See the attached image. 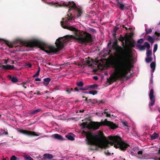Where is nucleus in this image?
<instances>
[{"mask_svg": "<svg viewBox=\"0 0 160 160\" xmlns=\"http://www.w3.org/2000/svg\"><path fill=\"white\" fill-rule=\"evenodd\" d=\"M146 40L150 43L152 44L154 42V39L149 35H148L146 37Z\"/></svg>", "mask_w": 160, "mask_h": 160, "instance_id": "obj_13", "label": "nucleus"}, {"mask_svg": "<svg viewBox=\"0 0 160 160\" xmlns=\"http://www.w3.org/2000/svg\"><path fill=\"white\" fill-rule=\"evenodd\" d=\"M43 156L48 159H52L53 158L52 155L51 154L49 153L44 154L43 155Z\"/></svg>", "mask_w": 160, "mask_h": 160, "instance_id": "obj_17", "label": "nucleus"}, {"mask_svg": "<svg viewBox=\"0 0 160 160\" xmlns=\"http://www.w3.org/2000/svg\"><path fill=\"white\" fill-rule=\"evenodd\" d=\"M154 34L158 37H159L160 36V33L159 31L158 32L156 31L155 32Z\"/></svg>", "mask_w": 160, "mask_h": 160, "instance_id": "obj_38", "label": "nucleus"}, {"mask_svg": "<svg viewBox=\"0 0 160 160\" xmlns=\"http://www.w3.org/2000/svg\"><path fill=\"white\" fill-rule=\"evenodd\" d=\"M145 31L146 34H148L152 32V30L151 28L146 29Z\"/></svg>", "mask_w": 160, "mask_h": 160, "instance_id": "obj_26", "label": "nucleus"}, {"mask_svg": "<svg viewBox=\"0 0 160 160\" xmlns=\"http://www.w3.org/2000/svg\"><path fill=\"white\" fill-rule=\"evenodd\" d=\"M112 35H113V36L114 38H115V39H116V32H113L112 33Z\"/></svg>", "mask_w": 160, "mask_h": 160, "instance_id": "obj_46", "label": "nucleus"}, {"mask_svg": "<svg viewBox=\"0 0 160 160\" xmlns=\"http://www.w3.org/2000/svg\"><path fill=\"white\" fill-rule=\"evenodd\" d=\"M35 81H41V79L39 78H36L35 80Z\"/></svg>", "mask_w": 160, "mask_h": 160, "instance_id": "obj_52", "label": "nucleus"}, {"mask_svg": "<svg viewBox=\"0 0 160 160\" xmlns=\"http://www.w3.org/2000/svg\"><path fill=\"white\" fill-rule=\"evenodd\" d=\"M18 131L22 133L29 136H39V135L36 133V132L34 131H31L27 130H24L23 129L19 130Z\"/></svg>", "mask_w": 160, "mask_h": 160, "instance_id": "obj_6", "label": "nucleus"}, {"mask_svg": "<svg viewBox=\"0 0 160 160\" xmlns=\"http://www.w3.org/2000/svg\"><path fill=\"white\" fill-rule=\"evenodd\" d=\"M84 89H85V91H86V90H90V88L89 87V86H86L84 88Z\"/></svg>", "mask_w": 160, "mask_h": 160, "instance_id": "obj_44", "label": "nucleus"}, {"mask_svg": "<svg viewBox=\"0 0 160 160\" xmlns=\"http://www.w3.org/2000/svg\"><path fill=\"white\" fill-rule=\"evenodd\" d=\"M4 135H8V132L5 131V130H3Z\"/></svg>", "mask_w": 160, "mask_h": 160, "instance_id": "obj_48", "label": "nucleus"}, {"mask_svg": "<svg viewBox=\"0 0 160 160\" xmlns=\"http://www.w3.org/2000/svg\"><path fill=\"white\" fill-rule=\"evenodd\" d=\"M81 126L83 128H85L86 127H87L88 125V122H83L81 124Z\"/></svg>", "mask_w": 160, "mask_h": 160, "instance_id": "obj_22", "label": "nucleus"}, {"mask_svg": "<svg viewBox=\"0 0 160 160\" xmlns=\"http://www.w3.org/2000/svg\"><path fill=\"white\" fill-rule=\"evenodd\" d=\"M98 86V85L96 84H94L89 86V87L90 88L94 89Z\"/></svg>", "mask_w": 160, "mask_h": 160, "instance_id": "obj_27", "label": "nucleus"}, {"mask_svg": "<svg viewBox=\"0 0 160 160\" xmlns=\"http://www.w3.org/2000/svg\"><path fill=\"white\" fill-rule=\"evenodd\" d=\"M8 77L10 79H11V80L12 79V76L10 75H8Z\"/></svg>", "mask_w": 160, "mask_h": 160, "instance_id": "obj_56", "label": "nucleus"}, {"mask_svg": "<svg viewBox=\"0 0 160 160\" xmlns=\"http://www.w3.org/2000/svg\"><path fill=\"white\" fill-rule=\"evenodd\" d=\"M51 137L58 140L63 141L64 140L61 135L58 134H52Z\"/></svg>", "mask_w": 160, "mask_h": 160, "instance_id": "obj_9", "label": "nucleus"}, {"mask_svg": "<svg viewBox=\"0 0 160 160\" xmlns=\"http://www.w3.org/2000/svg\"><path fill=\"white\" fill-rule=\"evenodd\" d=\"M24 84L25 83H23L22 86L25 88L26 89L27 88V87L25 86V85H24Z\"/></svg>", "mask_w": 160, "mask_h": 160, "instance_id": "obj_62", "label": "nucleus"}, {"mask_svg": "<svg viewBox=\"0 0 160 160\" xmlns=\"http://www.w3.org/2000/svg\"><path fill=\"white\" fill-rule=\"evenodd\" d=\"M145 48H147L148 49H149L150 48V44L147 42H145L144 45Z\"/></svg>", "mask_w": 160, "mask_h": 160, "instance_id": "obj_28", "label": "nucleus"}, {"mask_svg": "<svg viewBox=\"0 0 160 160\" xmlns=\"http://www.w3.org/2000/svg\"><path fill=\"white\" fill-rule=\"evenodd\" d=\"M138 154H142V151H139L138 152Z\"/></svg>", "mask_w": 160, "mask_h": 160, "instance_id": "obj_51", "label": "nucleus"}, {"mask_svg": "<svg viewBox=\"0 0 160 160\" xmlns=\"http://www.w3.org/2000/svg\"><path fill=\"white\" fill-rule=\"evenodd\" d=\"M103 102V101L102 100H101L98 103H102Z\"/></svg>", "mask_w": 160, "mask_h": 160, "instance_id": "obj_63", "label": "nucleus"}, {"mask_svg": "<svg viewBox=\"0 0 160 160\" xmlns=\"http://www.w3.org/2000/svg\"><path fill=\"white\" fill-rule=\"evenodd\" d=\"M7 44L10 48H12L13 47V45H12L11 44Z\"/></svg>", "mask_w": 160, "mask_h": 160, "instance_id": "obj_57", "label": "nucleus"}, {"mask_svg": "<svg viewBox=\"0 0 160 160\" xmlns=\"http://www.w3.org/2000/svg\"><path fill=\"white\" fill-rule=\"evenodd\" d=\"M106 114V117H107L110 118L111 117V115L110 113H108V112L105 113Z\"/></svg>", "mask_w": 160, "mask_h": 160, "instance_id": "obj_47", "label": "nucleus"}, {"mask_svg": "<svg viewBox=\"0 0 160 160\" xmlns=\"http://www.w3.org/2000/svg\"><path fill=\"white\" fill-rule=\"evenodd\" d=\"M124 38H125V40L126 42L125 44L127 46V41H128L129 42L130 41V40H129V38L128 36L127 35H126L125 36Z\"/></svg>", "mask_w": 160, "mask_h": 160, "instance_id": "obj_29", "label": "nucleus"}, {"mask_svg": "<svg viewBox=\"0 0 160 160\" xmlns=\"http://www.w3.org/2000/svg\"><path fill=\"white\" fill-rule=\"evenodd\" d=\"M41 110V108H38L36 110H31L30 112V114L31 115H34L40 112Z\"/></svg>", "mask_w": 160, "mask_h": 160, "instance_id": "obj_12", "label": "nucleus"}, {"mask_svg": "<svg viewBox=\"0 0 160 160\" xmlns=\"http://www.w3.org/2000/svg\"><path fill=\"white\" fill-rule=\"evenodd\" d=\"M137 47L140 48V49L141 50H144L145 49V48L144 45L138 44L137 45Z\"/></svg>", "mask_w": 160, "mask_h": 160, "instance_id": "obj_23", "label": "nucleus"}, {"mask_svg": "<svg viewBox=\"0 0 160 160\" xmlns=\"http://www.w3.org/2000/svg\"><path fill=\"white\" fill-rule=\"evenodd\" d=\"M102 125L107 126L109 127L112 129L117 128L118 126L113 122L108 121L107 119H105L104 121L100 122H93L90 125V127L94 130L98 129L99 127Z\"/></svg>", "mask_w": 160, "mask_h": 160, "instance_id": "obj_4", "label": "nucleus"}, {"mask_svg": "<svg viewBox=\"0 0 160 160\" xmlns=\"http://www.w3.org/2000/svg\"><path fill=\"white\" fill-rule=\"evenodd\" d=\"M51 80L49 78H44L43 80V83L44 86H47Z\"/></svg>", "mask_w": 160, "mask_h": 160, "instance_id": "obj_11", "label": "nucleus"}, {"mask_svg": "<svg viewBox=\"0 0 160 160\" xmlns=\"http://www.w3.org/2000/svg\"><path fill=\"white\" fill-rule=\"evenodd\" d=\"M126 46L127 47L128 46V48H134L135 46L134 43L131 41L129 42L128 44H127V46Z\"/></svg>", "mask_w": 160, "mask_h": 160, "instance_id": "obj_18", "label": "nucleus"}, {"mask_svg": "<svg viewBox=\"0 0 160 160\" xmlns=\"http://www.w3.org/2000/svg\"><path fill=\"white\" fill-rule=\"evenodd\" d=\"M88 31L89 32H92L93 33H96V30L92 28H89L88 29Z\"/></svg>", "mask_w": 160, "mask_h": 160, "instance_id": "obj_31", "label": "nucleus"}, {"mask_svg": "<svg viewBox=\"0 0 160 160\" xmlns=\"http://www.w3.org/2000/svg\"><path fill=\"white\" fill-rule=\"evenodd\" d=\"M3 130L2 129L0 130V136L4 135Z\"/></svg>", "mask_w": 160, "mask_h": 160, "instance_id": "obj_42", "label": "nucleus"}, {"mask_svg": "<svg viewBox=\"0 0 160 160\" xmlns=\"http://www.w3.org/2000/svg\"><path fill=\"white\" fill-rule=\"evenodd\" d=\"M149 96L151 101V102L149 104V106H152L155 102V97L154 96V91L153 89L150 90Z\"/></svg>", "mask_w": 160, "mask_h": 160, "instance_id": "obj_8", "label": "nucleus"}, {"mask_svg": "<svg viewBox=\"0 0 160 160\" xmlns=\"http://www.w3.org/2000/svg\"><path fill=\"white\" fill-rule=\"evenodd\" d=\"M105 153L106 154L108 155H110V153L108 152V151H106L105 152Z\"/></svg>", "mask_w": 160, "mask_h": 160, "instance_id": "obj_53", "label": "nucleus"}, {"mask_svg": "<svg viewBox=\"0 0 160 160\" xmlns=\"http://www.w3.org/2000/svg\"><path fill=\"white\" fill-rule=\"evenodd\" d=\"M118 40H119L120 41L122 42V45L123 46H124L125 45V43L124 42V41L125 40L124 37H123L121 35L120 36L119 38H118Z\"/></svg>", "mask_w": 160, "mask_h": 160, "instance_id": "obj_16", "label": "nucleus"}, {"mask_svg": "<svg viewBox=\"0 0 160 160\" xmlns=\"http://www.w3.org/2000/svg\"><path fill=\"white\" fill-rule=\"evenodd\" d=\"M70 92H73L74 89L72 88H71L70 89Z\"/></svg>", "mask_w": 160, "mask_h": 160, "instance_id": "obj_60", "label": "nucleus"}, {"mask_svg": "<svg viewBox=\"0 0 160 160\" xmlns=\"http://www.w3.org/2000/svg\"><path fill=\"white\" fill-rule=\"evenodd\" d=\"M91 62H92L90 60H87V64L88 65V66H92V64L91 63Z\"/></svg>", "mask_w": 160, "mask_h": 160, "instance_id": "obj_37", "label": "nucleus"}, {"mask_svg": "<svg viewBox=\"0 0 160 160\" xmlns=\"http://www.w3.org/2000/svg\"><path fill=\"white\" fill-rule=\"evenodd\" d=\"M76 84L78 87H82L84 85V83L82 81H79L77 82Z\"/></svg>", "mask_w": 160, "mask_h": 160, "instance_id": "obj_20", "label": "nucleus"}, {"mask_svg": "<svg viewBox=\"0 0 160 160\" xmlns=\"http://www.w3.org/2000/svg\"><path fill=\"white\" fill-rule=\"evenodd\" d=\"M119 29V28L118 27H115L113 28V32H116Z\"/></svg>", "mask_w": 160, "mask_h": 160, "instance_id": "obj_40", "label": "nucleus"}, {"mask_svg": "<svg viewBox=\"0 0 160 160\" xmlns=\"http://www.w3.org/2000/svg\"><path fill=\"white\" fill-rule=\"evenodd\" d=\"M93 78L95 80H97L98 79V78L97 76H94Z\"/></svg>", "mask_w": 160, "mask_h": 160, "instance_id": "obj_49", "label": "nucleus"}, {"mask_svg": "<svg viewBox=\"0 0 160 160\" xmlns=\"http://www.w3.org/2000/svg\"><path fill=\"white\" fill-rule=\"evenodd\" d=\"M74 90L78 92L79 90V89H78V88L76 87L74 88Z\"/></svg>", "mask_w": 160, "mask_h": 160, "instance_id": "obj_55", "label": "nucleus"}, {"mask_svg": "<svg viewBox=\"0 0 160 160\" xmlns=\"http://www.w3.org/2000/svg\"><path fill=\"white\" fill-rule=\"evenodd\" d=\"M152 68V73H153L155 70V68Z\"/></svg>", "mask_w": 160, "mask_h": 160, "instance_id": "obj_59", "label": "nucleus"}, {"mask_svg": "<svg viewBox=\"0 0 160 160\" xmlns=\"http://www.w3.org/2000/svg\"><path fill=\"white\" fill-rule=\"evenodd\" d=\"M102 138L106 139L103 133L100 131L95 135L91 132H88L86 134L87 140L88 145H94L101 148H106L110 146L114 145L116 148H119L120 150L124 151L129 146L128 144L122 141L121 138L119 136H109L105 141H103Z\"/></svg>", "mask_w": 160, "mask_h": 160, "instance_id": "obj_2", "label": "nucleus"}, {"mask_svg": "<svg viewBox=\"0 0 160 160\" xmlns=\"http://www.w3.org/2000/svg\"><path fill=\"white\" fill-rule=\"evenodd\" d=\"M124 52L125 55L113 57L110 60V65L114 69V73L112 74L108 79L110 84L118 80H121L126 77L128 72L130 71V68L132 67L128 63L129 57L128 51H126Z\"/></svg>", "mask_w": 160, "mask_h": 160, "instance_id": "obj_3", "label": "nucleus"}, {"mask_svg": "<svg viewBox=\"0 0 160 160\" xmlns=\"http://www.w3.org/2000/svg\"><path fill=\"white\" fill-rule=\"evenodd\" d=\"M148 50L147 52V57H149L151 56L152 54V50L148 49Z\"/></svg>", "mask_w": 160, "mask_h": 160, "instance_id": "obj_24", "label": "nucleus"}, {"mask_svg": "<svg viewBox=\"0 0 160 160\" xmlns=\"http://www.w3.org/2000/svg\"><path fill=\"white\" fill-rule=\"evenodd\" d=\"M66 91L67 93L68 94H70L71 93L70 91V90L69 89H67L66 90Z\"/></svg>", "mask_w": 160, "mask_h": 160, "instance_id": "obj_45", "label": "nucleus"}, {"mask_svg": "<svg viewBox=\"0 0 160 160\" xmlns=\"http://www.w3.org/2000/svg\"><path fill=\"white\" fill-rule=\"evenodd\" d=\"M158 49V44H155L154 45V48L153 50V52L154 53Z\"/></svg>", "mask_w": 160, "mask_h": 160, "instance_id": "obj_34", "label": "nucleus"}, {"mask_svg": "<svg viewBox=\"0 0 160 160\" xmlns=\"http://www.w3.org/2000/svg\"><path fill=\"white\" fill-rule=\"evenodd\" d=\"M117 5L120 10L123 11L128 9L126 3L123 2L121 0H117Z\"/></svg>", "mask_w": 160, "mask_h": 160, "instance_id": "obj_7", "label": "nucleus"}, {"mask_svg": "<svg viewBox=\"0 0 160 160\" xmlns=\"http://www.w3.org/2000/svg\"><path fill=\"white\" fill-rule=\"evenodd\" d=\"M96 114L98 116H102L103 114V112L102 111H100L99 112H97L96 113Z\"/></svg>", "mask_w": 160, "mask_h": 160, "instance_id": "obj_33", "label": "nucleus"}, {"mask_svg": "<svg viewBox=\"0 0 160 160\" xmlns=\"http://www.w3.org/2000/svg\"><path fill=\"white\" fill-rule=\"evenodd\" d=\"M156 66L155 63L154 62H152L150 64V67L151 68H155Z\"/></svg>", "mask_w": 160, "mask_h": 160, "instance_id": "obj_32", "label": "nucleus"}, {"mask_svg": "<svg viewBox=\"0 0 160 160\" xmlns=\"http://www.w3.org/2000/svg\"><path fill=\"white\" fill-rule=\"evenodd\" d=\"M18 41L20 42V45H21V46H22L23 45V44H24V43H23L21 41V40L20 39H18Z\"/></svg>", "mask_w": 160, "mask_h": 160, "instance_id": "obj_50", "label": "nucleus"}, {"mask_svg": "<svg viewBox=\"0 0 160 160\" xmlns=\"http://www.w3.org/2000/svg\"><path fill=\"white\" fill-rule=\"evenodd\" d=\"M79 90L82 91H85L84 88H79Z\"/></svg>", "mask_w": 160, "mask_h": 160, "instance_id": "obj_58", "label": "nucleus"}, {"mask_svg": "<svg viewBox=\"0 0 160 160\" xmlns=\"http://www.w3.org/2000/svg\"><path fill=\"white\" fill-rule=\"evenodd\" d=\"M91 99H88L87 102H92Z\"/></svg>", "mask_w": 160, "mask_h": 160, "instance_id": "obj_61", "label": "nucleus"}, {"mask_svg": "<svg viewBox=\"0 0 160 160\" xmlns=\"http://www.w3.org/2000/svg\"><path fill=\"white\" fill-rule=\"evenodd\" d=\"M152 60V59L151 57H147V58H146L145 60L147 63H149L151 62Z\"/></svg>", "mask_w": 160, "mask_h": 160, "instance_id": "obj_21", "label": "nucleus"}, {"mask_svg": "<svg viewBox=\"0 0 160 160\" xmlns=\"http://www.w3.org/2000/svg\"><path fill=\"white\" fill-rule=\"evenodd\" d=\"M143 42V39L142 38H140L137 41L138 43L142 44Z\"/></svg>", "mask_w": 160, "mask_h": 160, "instance_id": "obj_35", "label": "nucleus"}, {"mask_svg": "<svg viewBox=\"0 0 160 160\" xmlns=\"http://www.w3.org/2000/svg\"><path fill=\"white\" fill-rule=\"evenodd\" d=\"M61 4L63 6L68 7L69 9L67 17L62 18L63 21L61 22V26L64 29L74 31L75 32L74 36L67 35L64 38H59L55 42L57 48L37 39H33L29 41L27 43L26 46L30 48L38 46L41 50L47 53L53 52L57 53L63 48L64 44L67 43L72 39L78 40L80 43L82 44L91 42L93 41L92 38L90 33L86 31L81 32L72 27L67 26L68 22L72 20L73 18H78L81 16L82 13V9L77 8L75 3L73 2H64Z\"/></svg>", "mask_w": 160, "mask_h": 160, "instance_id": "obj_1", "label": "nucleus"}, {"mask_svg": "<svg viewBox=\"0 0 160 160\" xmlns=\"http://www.w3.org/2000/svg\"><path fill=\"white\" fill-rule=\"evenodd\" d=\"M14 68V66L13 65H3L2 66V69L6 70H12Z\"/></svg>", "mask_w": 160, "mask_h": 160, "instance_id": "obj_10", "label": "nucleus"}, {"mask_svg": "<svg viewBox=\"0 0 160 160\" xmlns=\"http://www.w3.org/2000/svg\"><path fill=\"white\" fill-rule=\"evenodd\" d=\"M26 159L27 160H34L33 158L30 156L26 157Z\"/></svg>", "mask_w": 160, "mask_h": 160, "instance_id": "obj_43", "label": "nucleus"}, {"mask_svg": "<svg viewBox=\"0 0 160 160\" xmlns=\"http://www.w3.org/2000/svg\"><path fill=\"white\" fill-rule=\"evenodd\" d=\"M122 123L124 126L126 127H128V123L127 122H122Z\"/></svg>", "mask_w": 160, "mask_h": 160, "instance_id": "obj_41", "label": "nucleus"}, {"mask_svg": "<svg viewBox=\"0 0 160 160\" xmlns=\"http://www.w3.org/2000/svg\"><path fill=\"white\" fill-rule=\"evenodd\" d=\"M108 109H105L104 111V112H103V113H104V114L108 112Z\"/></svg>", "mask_w": 160, "mask_h": 160, "instance_id": "obj_54", "label": "nucleus"}, {"mask_svg": "<svg viewBox=\"0 0 160 160\" xmlns=\"http://www.w3.org/2000/svg\"><path fill=\"white\" fill-rule=\"evenodd\" d=\"M88 98L87 97H86L85 98V100L87 102H88Z\"/></svg>", "mask_w": 160, "mask_h": 160, "instance_id": "obj_64", "label": "nucleus"}, {"mask_svg": "<svg viewBox=\"0 0 160 160\" xmlns=\"http://www.w3.org/2000/svg\"><path fill=\"white\" fill-rule=\"evenodd\" d=\"M118 41L117 39H115V41L112 44V48L113 49V50L118 52L119 53L121 51L123 52V55H125V54L124 53L126 51H127L128 52V53L129 52V48L126 49H123V48L120 46L118 45Z\"/></svg>", "mask_w": 160, "mask_h": 160, "instance_id": "obj_5", "label": "nucleus"}, {"mask_svg": "<svg viewBox=\"0 0 160 160\" xmlns=\"http://www.w3.org/2000/svg\"><path fill=\"white\" fill-rule=\"evenodd\" d=\"M11 81L14 83H16L18 82V79L15 77H13L12 78Z\"/></svg>", "mask_w": 160, "mask_h": 160, "instance_id": "obj_30", "label": "nucleus"}, {"mask_svg": "<svg viewBox=\"0 0 160 160\" xmlns=\"http://www.w3.org/2000/svg\"><path fill=\"white\" fill-rule=\"evenodd\" d=\"M73 136V134L72 133H70L67 135H66V137L68 140L73 141L74 140V138Z\"/></svg>", "mask_w": 160, "mask_h": 160, "instance_id": "obj_14", "label": "nucleus"}, {"mask_svg": "<svg viewBox=\"0 0 160 160\" xmlns=\"http://www.w3.org/2000/svg\"><path fill=\"white\" fill-rule=\"evenodd\" d=\"M159 137V134L154 132L151 136L152 140H154L157 138Z\"/></svg>", "mask_w": 160, "mask_h": 160, "instance_id": "obj_15", "label": "nucleus"}, {"mask_svg": "<svg viewBox=\"0 0 160 160\" xmlns=\"http://www.w3.org/2000/svg\"><path fill=\"white\" fill-rule=\"evenodd\" d=\"M34 94H37L38 95H40L42 94L41 93H40V92L38 91H36V92H35L33 93Z\"/></svg>", "mask_w": 160, "mask_h": 160, "instance_id": "obj_39", "label": "nucleus"}, {"mask_svg": "<svg viewBox=\"0 0 160 160\" xmlns=\"http://www.w3.org/2000/svg\"><path fill=\"white\" fill-rule=\"evenodd\" d=\"M40 72V68L39 67L38 68V71H37V72L33 75V77H36L38 76L39 75Z\"/></svg>", "mask_w": 160, "mask_h": 160, "instance_id": "obj_25", "label": "nucleus"}, {"mask_svg": "<svg viewBox=\"0 0 160 160\" xmlns=\"http://www.w3.org/2000/svg\"><path fill=\"white\" fill-rule=\"evenodd\" d=\"M17 158L14 155L12 156L10 158V160H17Z\"/></svg>", "mask_w": 160, "mask_h": 160, "instance_id": "obj_36", "label": "nucleus"}, {"mask_svg": "<svg viewBox=\"0 0 160 160\" xmlns=\"http://www.w3.org/2000/svg\"><path fill=\"white\" fill-rule=\"evenodd\" d=\"M84 93H89L90 94H92L93 95H94L97 94V92L95 90H93V91H89L88 92H85Z\"/></svg>", "mask_w": 160, "mask_h": 160, "instance_id": "obj_19", "label": "nucleus"}]
</instances>
